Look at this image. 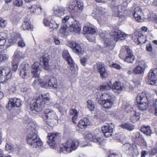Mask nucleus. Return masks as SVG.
I'll return each instance as SVG.
<instances>
[{"instance_id":"obj_3","label":"nucleus","mask_w":157,"mask_h":157,"mask_svg":"<svg viewBox=\"0 0 157 157\" xmlns=\"http://www.w3.org/2000/svg\"><path fill=\"white\" fill-rule=\"evenodd\" d=\"M39 84L41 86L47 88L53 87L58 90H60V89L63 88V86H59L58 85L57 82L56 78H49L48 76H45L42 78L38 79Z\"/></svg>"},{"instance_id":"obj_23","label":"nucleus","mask_w":157,"mask_h":157,"mask_svg":"<svg viewBox=\"0 0 157 157\" xmlns=\"http://www.w3.org/2000/svg\"><path fill=\"white\" fill-rule=\"evenodd\" d=\"M32 73L34 77H38L41 70L40 64L38 62H35L32 67Z\"/></svg>"},{"instance_id":"obj_9","label":"nucleus","mask_w":157,"mask_h":157,"mask_svg":"<svg viewBox=\"0 0 157 157\" xmlns=\"http://www.w3.org/2000/svg\"><path fill=\"white\" fill-rule=\"evenodd\" d=\"M12 75L10 68L9 67H0V83H5Z\"/></svg>"},{"instance_id":"obj_44","label":"nucleus","mask_w":157,"mask_h":157,"mask_svg":"<svg viewBox=\"0 0 157 157\" xmlns=\"http://www.w3.org/2000/svg\"><path fill=\"white\" fill-rule=\"evenodd\" d=\"M87 107L90 111H93L95 109V105L93 101L89 100L87 101Z\"/></svg>"},{"instance_id":"obj_24","label":"nucleus","mask_w":157,"mask_h":157,"mask_svg":"<svg viewBox=\"0 0 157 157\" xmlns=\"http://www.w3.org/2000/svg\"><path fill=\"white\" fill-rule=\"evenodd\" d=\"M48 140L47 141L49 145L52 148H54L55 145L54 142L55 140L58 138V134L56 133H48Z\"/></svg>"},{"instance_id":"obj_31","label":"nucleus","mask_w":157,"mask_h":157,"mask_svg":"<svg viewBox=\"0 0 157 157\" xmlns=\"http://www.w3.org/2000/svg\"><path fill=\"white\" fill-rule=\"evenodd\" d=\"M21 28L23 30H32L33 28V26L30 23V21L28 20L26 21L25 20L22 23Z\"/></svg>"},{"instance_id":"obj_7","label":"nucleus","mask_w":157,"mask_h":157,"mask_svg":"<svg viewBox=\"0 0 157 157\" xmlns=\"http://www.w3.org/2000/svg\"><path fill=\"white\" fill-rule=\"evenodd\" d=\"M136 101L138 108L140 110L144 111L147 109L149 103L145 92L139 94L137 96Z\"/></svg>"},{"instance_id":"obj_54","label":"nucleus","mask_w":157,"mask_h":157,"mask_svg":"<svg viewBox=\"0 0 157 157\" xmlns=\"http://www.w3.org/2000/svg\"><path fill=\"white\" fill-rule=\"evenodd\" d=\"M59 25V23L58 22L55 21L54 23L52 24L51 26H50V27L53 28V29H56L58 28Z\"/></svg>"},{"instance_id":"obj_63","label":"nucleus","mask_w":157,"mask_h":157,"mask_svg":"<svg viewBox=\"0 0 157 157\" xmlns=\"http://www.w3.org/2000/svg\"><path fill=\"white\" fill-rule=\"evenodd\" d=\"M146 49L148 52H150L152 51V48L151 44H146Z\"/></svg>"},{"instance_id":"obj_46","label":"nucleus","mask_w":157,"mask_h":157,"mask_svg":"<svg viewBox=\"0 0 157 157\" xmlns=\"http://www.w3.org/2000/svg\"><path fill=\"white\" fill-rule=\"evenodd\" d=\"M99 36L102 39V40L103 41L104 40V44L105 46H108L109 45V43H107L106 42V40H105V31H103L101 32Z\"/></svg>"},{"instance_id":"obj_35","label":"nucleus","mask_w":157,"mask_h":157,"mask_svg":"<svg viewBox=\"0 0 157 157\" xmlns=\"http://www.w3.org/2000/svg\"><path fill=\"white\" fill-rule=\"evenodd\" d=\"M112 85L111 82L109 81L104 83L103 85H101L100 89L101 90H109L112 88Z\"/></svg>"},{"instance_id":"obj_13","label":"nucleus","mask_w":157,"mask_h":157,"mask_svg":"<svg viewBox=\"0 0 157 157\" xmlns=\"http://www.w3.org/2000/svg\"><path fill=\"white\" fill-rule=\"evenodd\" d=\"M116 0H108V1L111 2L110 5L113 12V15L115 16L120 17V14L122 13L124 10V7L120 5L118 6H113Z\"/></svg>"},{"instance_id":"obj_49","label":"nucleus","mask_w":157,"mask_h":157,"mask_svg":"<svg viewBox=\"0 0 157 157\" xmlns=\"http://www.w3.org/2000/svg\"><path fill=\"white\" fill-rule=\"evenodd\" d=\"M8 56L4 54H0V63H4L8 59Z\"/></svg>"},{"instance_id":"obj_64","label":"nucleus","mask_w":157,"mask_h":157,"mask_svg":"<svg viewBox=\"0 0 157 157\" xmlns=\"http://www.w3.org/2000/svg\"><path fill=\"white\" fill-rule=\"evenodd\" d=\"M157 154V147L152 148L151 149V154L153 155H155Z\"/></svg>"},{"instance_id":"obj_16","label":"nucleus","mask_w":157,"mask_h":157,"mask_svg":"<svg viewBox=\"0 0 157 157\" xmlns=\"http://www.w3.org/2000/svg\"><path fill=\"white\" fill-rule=\"evenodd\" d=\"M133 16L136 20L139 22H142L144 21L143 13L141 9L139 6L134 9Z\"/></svg>"},{"instance_id":"obj_27","label":"nucleus","mask_w":157,"mask_h":157,"mask_svg":"<svg viewBox=\"0 0 157 157\" xmlns=\"http://www.w3.org/2000/svg\"><path fill=\"white\" fill-rule=\"evenodd\" d=\"M37 98L38 99L40 98L41 101L44 102V107L45 104L47 105H50L52 104L50 101L51 98L48 93L42 94Z\"/></svg>"},{"instance_id":"obj_4","label":"nucleus","mask_w":157,"mask_h":157,"mask_svg":"<svg viewBox=\"0 0 157 157\" xmlns=\"http://www.w3.org/2000/svg\"><path fill=\"white\" fill-rule=\"evenodd\" d=\"M79 145L78 140H73L72 139H69L67 141L63 143L62 147H60L58 148V151L59 152L65 153L71 152L72 151L76 149Z\"/></svg>"},{"instance_id":"obj_32","label":"nucleus","mask_w":157,"mask_h":157,"mask_svg":"<svg viewBox=\"0 0 157 157\" xmlns=\"http://www.w3.org/2000/svg\"><path fill=\"white\" fill-rule=\"evenodd\" d=\"M40 61L43 63V68L45 70H48L49 67L48 59L44 56H43L40 58Z\"/></svg>"},{"instance_id":"obj_15","label":"nucleus","mask_w":157,"mask_h":157,"mask_svg":"<svg viewBox=\"0 0 157 157\" xmlns=\"http://www.w3.org/2000/svg\"><path fill=\"white\" fill-rule=\"evenodd\" d=\"M27 8L29 12L36 15L40 14L42 10L41 6L39 4L29 5L27 6Z\"/></svg>"},{"instance_id":"obj_5","label":"nucleus","mask_w":157,"mask_h":157,"mask_svg":"<svg viewBox=\"0 0 157 157\" xmlns=\"http://www.w3.org/2000/svg\"><path fill=\"white\" fill-rule=\"evenodd\" d=\"M83 5L80 1H72L67 5V9L71 15H76L82 10Z\"/></svg>"},{"instance_id":"obj_21","label":"nucleus","mask_w":157,"mask_h":157,"mask_svg":"<svg viewBox=\"0 0 157 157\" xmlns=\"http://www.w3.org/2000/svg\"><path fill=\"white\" fill-rule=\"evenodd\" d=\"M96 67L102 78H106L108 77L109 75L108 72L103 64L100 63H98L96 64Z\"/></svg>"},{"instance_id":"obj_8","label":"nucleus","mask_w":157,"mask_h":157,"mask_svg":"<svg viewBox=\"0 0 157 157\" xmlns=\"http://www.w3.org/2000/svg\"><path fill=\"white\" fill-rule=\"evenodd\" d=\"M125 49L127 52V54L126 57L124 58L125 53L121 50L119 55V57L122 59H124L125 62L128 63H132L135 60V57L133 55L132 52L127 46H124L122 47V49Z\"/></svg>"},{"instance_id":"obj_61","label":"nucleus","mask_w":157,"mask_h":157,"mask_svg":"<svg viewBox=\"0 0 157 157\" xmlns=\"http://www.w3.org/2000/svg\"><path fill=\"white\" fill-rule=\"evenodd\" d=\"M70 18V16L69 15H67L64 16L62 20V22L63 23H65L67 22Z\"/></svg>"},{"instance_id":"obj_30","label":"nucleus","mask_w":157,"mask_h":157,"mask_svg":"<svg viewBox=\"0 0 157 157\" xmlns=\"http://www.w3.org/2000/svg\"><path fill=\"white\" fill-rule=\"evenodd\" d=\"M25 57V52L23 53L17 49L14 52L13 59L19 61L20 59H24Z\"/></svg>"},{"instance_id":"obj_11","label":"nucleus","mask_w":157,"mask_h":157,"mask_svg":"<svg viewBox=\"0 0 157 157\" xmlns=\"http://www.w3.org/2000/svg\"><path fill=\"white\" fill-rule=\"evenodd\" d=\"M30 66L25 62L21 63L20 67V75L23 78L27 79L29 76Z\"/></svg>"},{"instance_id":"obj_60","label":"nucleus","mask_w":157,"mask_h":157,"mask_svg":"<svg viewBox=\"0 0 157 157\" xmlns=\"http://www.w3.org/2000/svg\"><path fill=\"white\" fill-rule=\"evenodd\" d=\"M153 105L155 109L154 114L155 115L157 116V99L154 101Z\"/></svg>"},{"instance_id":"obj_28","label":"nucleus","mask_w":157,"mask_h":157,"mask_svg":"<svg viewBox=\"0 0 157 157\" xmlns=\"http://www.w3.org/2000/svg\"><path fill=\"white\" fill-rule=\"evenodd\" d=\"M85 138L86 139L94 142L98 143L99 144H101L102 141L101 138L97 137L95 135L94 136L90 133L86 134L85 136Z\"/></svg>"},{"instance_id":"obj_55","label":"nucleus","mask_w":157,"mask_h":157,"mask_svg":"<svg viewBox=\"0 0 157 157\" xmlns=\"http://www.w3.org/2000/svg\"><path fill=\"white\" fill-rule=\"evenodd\" d=\"M21 91L24 94L28 95L30 92V90L29 89H28L26 87H22L21 89Z\"/></svg>"},{"instance_id":"obj_18","label":"nucleus","mask_w":157,"mask_h":157,"mask_svg":"<svg viewBox=\"0 0 157 157\" xmlns=\"http://www.w3.org/2000/svg\"><path fill=\"white\" fill-rule=\"evenodd\" d=\"M110 35L113 36L115 40L117 41L119 40H122L126 38L127 34L120 30H116L110 33Z\"/></svg>"},{"instance_id":"obj_43","label":"nucleus","mask_w":157,"mask_h":157,"mask_svg":"<svg viewBox=\"0 0 157 157\" xmlns=\"http://www.w3.org/2000/svg\"><path fill=\"white\" fill-rule=\"evenodd\" d=\"M122 128L127 129L129 131H132L134 129L133 126L129 123H124L121 125Z\"/></svg>"},{"instance_id":"obj_53","label":"nucleus","mask_w":157,"mask_h":157,"mask_svg":"<svg viewBox=\"0 0 157 157\" xmlns=\"http://www.w3.org/2000/svg\"><path fill=\"white\" fill-rule=\"evenodd\" d=\"M44 24V26H51L52 23L50 22L49 20L47 18H44L43 21Z\"/></svg>"},{"instance_id":"obj_29","label":"nucleus","mask_w":157,"mask_h":157,"mask_svg":"<svg viewBox=\"0 0 157 157\" xmlns=\"http://www.w3.org/2000/svg\"><path fill=\"white\" fill-rule=\"evenodd\" d=\"M102 8L101 7H94L93 13H92V16L96 19L98 20L99 17H101L103 14Z\"/></svg>"},{"instance_id":"obj_34","label":"nucleus","mask_w":157,"mask_h":157,"mask_svg":"<svg viewBox=\"0 0 157 157\" xmlns=\"http://www.w3.org/2000/svg\"><path fill=\"white\" fill-rule=\"evenodd\" d=\"M144 68L141 65H138L135 67L133 70V73L135 74H142L144 72Z\"/></svg>"},{"instance_id":"obj_48","label":"nucleus","mask_w":157,"mask_h":157,"mask_svg":"<svg viewBox=\"0 0 157 157\" xmlns=\"http://www.w3.org/2000/svg\"><path fill=\"white\" fill-rule=\"evenodd\" d=\"M67 26L66 24H64L61 27L59 32V35L63 36L66 33L67 30Z\"/></svg>"},{"instance_id":"obj_38","label":"nucleus","mask_w":157,"mask_h":157,"mask_svg":"<svg viewBox=\"0 0 157 157\" xmlns=\"http://www.w3.org/2000/svg\"><path fill=\"white\" fill-rule=\"evenodd\" d=\"M140 131L147 136H150L151 134V131L149 126H143L140 128Z\"/></svg>"},{"instance_id":"obj_22","label":"nucleus","mask_w":157,"mask_h":157,"mask_svg":"<svg viewBox=\"0 0 157 157\" xmlns=\"http://www.w3.org/2000/svg\"><path fill=\"white\" fill-rule=\"evenodd\" d=\"M21 105L22 101L20 99L13 98L10 99L6 107L10 110L12 107H19Z\"/></svg>"},{"instance_id":"obj_25","label":"nucleus","mask_w":157,"mask_h":157,"mask_svg":"<svg viewBox=\"0 0 157 157\" xmlns=\"http://www.w3.org/2000/svg\"><path fill=\"white\" fill-rule=\"evenodd\" d=\"M101 130L105 137H110L112 136L113 128L111 126L107 124L102 127Z\"/></svg>"},{"instance_id":"obj_6","label":"nucleus","mask_w":157,"mask_h":157,"mask_svg":"<svg viewBox=\"0 0 157 157\" xmlns=\"http://www.w3.org/2000/svg\"><path fill=\"white\" fill-rule=\"evenodd\" d=\"M43 118L48 125L51 126L54 125L55 122L58 121V117L55 112L49 109H46L44 111Z\"/></svg>"},{"instance_id":"obj_47","label":"nucleus","mask_w":157,"mask_h":157,"mask_svg":"<svg viewBox=\"0 0 157 157\" xmlns=\"http://www.w3.org/2000/svg\"><path fill=\"white\" fill-rule=\"evenodd\" d=\"M108 157H121V155L117 151H110Z\"/></svg>"},{"instance_id":"obj_33","label":"nucleus","mask_w":157,"mask_h":157,"mask_svg":"<svg viewBox=\"0 0 157 157\" xmlns=\"http://www.w3.org/2000/svg\"><path fill=\"white\" fill-rule=\"evenodd\" d=\"M7 37V35L6 33L3 32L0 33V47H1V48L3 47Z\"/></svg>"},{"instance_id":"obj_14","label":"nucleus","mask_w":157,"mask_h":157,"mask_svg":"<svg viewBox=\"0 0 157 157\" xmlns=\"http://www.w3.org/2000/svg\"><path fill=\"white\" fill-rule=\"evenodd\" d=\"M123 147L125 148L128 151V153L131 154L133 157H137L139 155L137 147L135 144H131L127 143L124 145Z\"/></svg>"},{"instance_id":"obj_57","label":"nucleus","mask_w":157,"mask_h":157,"mask_svg":"<svg viewBox=\"0 0 157 157\" xmlns=\"http://www.w3.org/2000/svg\"><path fill=\"white\" fill-rule=\"evenodd\" d=\"M11 20L13 24H17L19 20V18L17 16H12L11 18Z\"/></svg>"},{"instance_id":"obj_2","label":"nucleus","mask_w":157,"mask_h":157,"mask_svg":"<svg viewBox=\"0 0 157 157\" xmlns=\"http://www.w3.org/2000/svg\"><path fill=\"white\" fill-rule=\"evenodd\" d=\"M97 99L99 104L105 109H110L112 107L116 100L114 95L110 93L100 94L96 92Z\"/></svg>"},{"instance_id":"obj_1","label":"nucleus","mask_w":157,"mask_h":157,"mask_svg":"<svg viewBox=\"0 0 157 157\" xmlns=\"http://www.w3.org/2000/svg\"><path fill=\"white\" fill-rule=\"evenodd\" d=\"M24 123L27 124L28 134L26 137L27 144L33 148L40 149L42 146V143L37 135L38 132L36 129L35 122L30 119L25 118Z\"/></svg>"},{"instance_id":"obj_10","label":"nucleus","mask_w":157,"mask_h":157,"mask_svg":"<svg viewBox=\"0 0 157 157\" xmlns=\"http://www.w3.org/2000/svg\"><path fill=\"white\" fill-rule=\"evenodd\" d=\"M44 107V102L41 101L40 98L38 99L37 98L32 100L30 104V109L34 113L40 111Z\"/></svg>"},{"instance_id":"obj_37","label":"nucleus","mask_w":157,"mask_h":157,"mask_svg":"<svg viewBox=\"0 0 157 157\" xmlns=\"http://www.w3.org/2000/svg\"><path fill=\"white\" fill-rule=\"evenodd\" d=\"M67 63L69 65L68 68L73 72V73L75 72L77 70V67L76 65L74 64L73 60H72V61H69Z\"/></svg>"},{"instance_id":"obj_26","label":"nucleus","mask_w":157,"mask_h":157,"mask_svg":"<svg viewBox=\"0 0 157 157\" xmlns=\"http://www.w3.org/2000/svg\"><path fill=\"white\" fill-rule=\"evenodd\" d=\"M112 88L114 91L121 92L127 89V87L122 83L117 81L115 82L113 84Z\"/></svg>"},{"instance_id":"obj_45","label":"nucleus","mask_w":157,"mask_h":157,"mask_svg":"<svg viewBox=\"0 0 157 157\" xmlns=\"http://www.w3.org/2000/svg\"><path fill=\"white\" fill-rule=\"evenodd\" d=\"M18 63L19 61L15 60L12 59L11 65L12 66V70L13 71L15 72L16 71L18 67Z\"/></svg>"},{"instance_id":"obj_58","label":"nucleus","mask_w":157,"mask_h":157,"mask_svg":"<svg viewBox=\"0 0 157 157\" xmlns=\"http://www.w3.org/2000/svg\"><path fill=\"white\" fill-rule=\"evenodd\" d=\"M18 46L23 48L25 46L26 44L24 40H19L18 42Z\"/></svg>"},{"instance_id":"obj_19","label":"nucleus","mask_w":157,"mask_h":157,"mask_svg":"<svg viewBox=\"0 0 157 157\" xmlns=\"http://www.w3.org/2000/svg\"><path fill=\"white\" fill-rule=\"evenodd\" d=\"M65 8L62 6H55L53 9V14L56 17L61 18L65 14Z\"/></svg>"},{"instance_id":"obj_39","label":"nucleus","mask_w":157,"mask_h":157,"mask_svg":"<svg viewBox=\"0 0 157 157\" xmlns=\"http://www.w3.org/2000/svg\"><path fill=\"white\" fill-rule=\"evenodd\" d=\"M133 115L131 116L130 118V120L133 123H135L138 121L140 118V114L136 113L134 111L132 112Z\"/></svg>"},{"instance_id":"obj_20","label":"nucleus","mask_w":157,"mask_h":157,"mask_svg":"<svg viewBox=\"0 0 157 157\" xmlns=\"http://www.w3.org/2000/svg\"><path fill=\"white\" fill-rule=\"evenodd\" d=\"M90 124V122L89 120L86 118H83L79 121L76 129L79 132L82 131Z\"/></svg>"},{"instance_id":"obj_50","label":"nucleus","mask_w":157,"mask_h":157,"mask_svg":"<svg viewBox=\"0 0 157 157\" xmlns=\"http://www.w3.org/2000/svg\"><path fill=\"white\" fill-rule=\"evenodd\" d=\"M13 4L15 6L20 7L22 6L23 1L22 0H14L13 1Z\"/></svg>"},{"instance_id":"obj_62","label":"nucleus","mask_w":157,"mask_h":157,"mask_svg":"<svg viewBox=\"0 0 157 157\" xmlns=\"http://www.w3.org/2000/svg\"><path fill=\"white\" fill-rule=\"evenodd\" d=\"M6 25V21L0 18V27H4Z\"/></svg>"},{"instance_id":"obj_41","label":"nucleus","mask_w":157,"mask_h":157,"mask_svg":"<svg viewBox=\"0 0 157 157\" xmlns=\"http://www.w3.org/2000/svg\"><path fill=\"white\" fill-rule=\"evenodd\" d=\"M19 148L14 147L13 148L11 145L6 143L5 146L6 150L9 152H11L13 151H18Z\"/></svg>"},{"instance_id":"obj_51","label":"nucleus","mask_w":157,"mask_h":157,"mask_svg":"<svg viewBox=\"0 0 157 157\" xmlns=\"http://www.w3.org/2000/svg\"><path fill=\"white\" fill-rule=\"evenodd\" d=\"M8 90L9 91L12 92H14L16 90V88L14 83H10L9 85Z\"/></svg>"},{"instance_id":"obj_36","label":"nucleus","mask_w":157,"mask_h":157,"mask_svg":"<svg viewBox=\"0 0 157 157\" xmlns=\"http://www.w3.org/2000/svg\"><path fill=\"white\" fill-rule=\"evenodd\" d=\"M83 31L86 33L94 34L95 33L96 30L93 28L85 26L83 28Z\"/></svg>"},{"instance_id":"obj_42","label":"nucleus","mask_w":157,"mask_h":157,"mask_svg":"<svg viewBox=\"0 0 157 157\" xmlns=\"http://www.w3.org/2000/svg\"><path fill=\"white\" fill-rule=\"evenodd\" d=\"M157 72V70L156 69H152L150 70L148 74V79H153L156 78L155 74Z\"/></svg>"},{"instance_id":"obj_59","label":"nucleus","mask_w":157,"mask_h":157,"mask_svg":"<svg viewBox=\"0 0 157 157\" xmlns=\"http://www.w3.org/2000/svg\"><path fill=\"white\" fill-rule=\"evenodd\" d=\"M70 114L71 115L75 116L78 115V113L75 109H72L70 110Z\"/></svg>"},{"instance_id":"obj_52","label":"nucleus","mask_w":157,"mask_h":157,"mask_svg":"<svg viewBox=\"0 0 157 157\" xmlns=\"http://www.w3.org/2000/svg\"><path fill=\"white\" fill-rule=\"evenodd\" d=\"M148 83L151 85L153 86L157 85V79L156 78L153 79H148Z\"/></svg>"},{"instance_id":"obj_56","label":"nucleus","mask_w":157,"mask_h":157,"mask_svg":"<svg viewBox=\"0 0 157 157\" xmlns=\"http://www.w3.org/2000/svg\"><path fill=\"white\" fill-rule=\"evenodd\" d=\"M62 102V101L61 99H58L56 103L54 105V107L58 109L60 106Z\"/></svg>"},{"instance_id":"obj_40","label":"nucleus","mask_w":157,"mask_h":157,"mask_svg":"<svg viewBox=\"0 0 157 157\" xmlns=\"http://www.w3.org/2000/svg\"><path fill=\"white\" fill-rule=\"evenodd\" d=\"M62 54L63 58L66 59L67 62H69V61H72V59L67 50H65L63 51Z\"/></svg>"},{"instance_id":"obj_12","label":"nucleus","mask_w":157,"mask_h":157,"mask_svg":"<svg viewBox=\"0 0 157 157\" xmlns=\"http://www.w3.org/2000/svg\"><path fill=\"white\" fill-rule=\"evenodd\" d=\"M66 45L72 49L75 53L79 54L83 52L81 45L76 43L75 41L72 40L67 41L66 42Z\"/></svg>"},{"instance_id":"obj_17","label":"nucleus","mask_w":157,"mask_h":157,"mask_svg":"<svg viewBox=\"0 0 157 157\" xmlns=\"http://www.w3.org/2000/svg\"><path fill=\"white\" fill-rule=\"evenodd\" d=\"M69 30L72 33L80 34L81 30V27L79 22L75 20L71 22L69 27Z\"/></svg>"}]
</instances>
